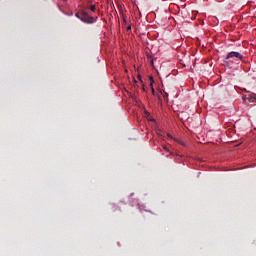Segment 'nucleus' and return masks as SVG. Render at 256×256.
<instances>
[{
	"mask_svg": "<svg viewBox=\"0 0 256 256\" xmlns=\"http://www.w3.org/2000/svg\"><path fill=\"white\" fill-rule=\"evenodd\" d=\"M86 9H89L90 11H92V13H95V11H97V7L93 4H88L86 6Z\"/></svg>",
	"mask_w": 256,
	"mask_h": 256,
	"instance_id": "obj_3",
	"label": "nucleus"
},
{
	"mask_svg": "<svg viewBox=\"0 0 256 256\" xmlns=\"http://www.w3.org/2000/svg\"><path fill=\"white\" fill-rule=\"evenodd\" d=\"M168 137H171V135H170V134H168Z\"/></svg>",
	"mask_w": 256,
	"mask_h": 256,
	"instance_id": "obj_13",
	"label": "nucleus"
},
{
	"mask_svg": "<svg viewBox=\"0 0 256 256\" xmlns=\"http://www.w3.org/2000/svg\"><path fill=\"white\" fill-rule=\"evenodd\" d=\"M75 17L81 21V10L75 14Z\"/></svg>",
	"mask_w": 256,
	"mask_h": 256,
	"instance_id": "obj_5",
	"label": "nucleus"
},
{
	"mask_svg": "<svg viewBox=\"0 0 256 256\" xmlns=\"http://www.w3.org/2000/svg\"><path fill=\"white\" fill-rule=\"evenodd\" d=\"M242 99H243V101H247V97H245V96H243Z\"/></svg>",
	"mask_w": 256,
	"mask_h": 256,
	"instance_id": "obj_11",
	"label": "nucleus"
},
{
	"mask_svg": "<svg viewBox=\"0 0 256 256\" xmlns=\"http://www.w3.org/2000/svg\"><path fill=\"white\" fill-rule=\"evenodd\" d=\"M243 61V54L235 51H231L223 60L224 67L232 68L233 65H239V62Z\"/></svg>",
	"mask_w": 256,
	"mask_h": 256,
	"instance_id": "obj_1",
	"label": "nucleus"
},
{
	"mask_svg": "<svg viewBox=\"0 0 256 256\" xmlns=\"http://www.w3.org/2000/svg\"><path fill=\"white\" fill-rule=\"evenodd\" d=\"M87 1V5H93V2L95 1V0H86Z\"/></svg>",
	"mask_w": 256,
	"mask_h": 256,
	"instance_id": "obj_7",
	"label": "nucleus"
},
{
	"mask_svg": "<svg viewBox=\"0 0 256 256\" xmlns=\"http://www.w3.org/2000/svg\"><path fill=\"white\" fill-rule=\"evenodd\" d=\"M64 3H67V0H62Z\"/></svg>",
	"mask_w": 256,
	"mask_h": 256,
	"instance_id": "obj_12",
	"label": "nucleus"
},
{
	"mask_svg": "<svg viewBox=\"0 0 256 256\" xmlns=\"http://www.w3.org/2000/svg\"><path fill=\"white\" fill-rule=\"evenodd\" d=\"M81 21L82 23H87L88 25H91L95 23V18L91 16L87 11L81 10Z\"/></svg>",
	"mask_w": 256,
	"mask_h": 256,
	"instance_id": "obj_2",
	"label": "nucleus"
},
{
	"mask_svg": "<svg viewBox=\"0 0 256 256\" xmlns=\"http://www.w3.org/2000/svg\"><path fill=\"white\" fill-rule=\"evenodd\" d=\"M163 97H164V99H167V97H169V94H167V92H165V90H163Z\"/></svg>",
	"mask_w": 256,
	"mask_h": 256,
	"instance_id": "obj_6",
	"label": "nucleus"
},
{
	"mask_svg": "<svg viewBox=\"0 0 256 256\" xmlns=\"http://www.w3.org/2000/svg\"><path fill=\"white\" fill-rule=\"evenodd\" d=\"M152 94L155 95V88L152 87Z\"/></svg>",
	"mask_w": 256,
	"mask_h": 256,
	"instance_id": "obj_10",
	"label": "nucleus"
},
{
	"mask_svg": "<svg viewBox=\"0 0 256 256\" xmlns=\"http://www.w3.org/2000/svg\"><path fill=\"white\" fill-rule=\"evenodd\" d=\"M127 31H131V25L127 27Z\"/></svg>",
	"mask_w": 256,
	"mask_h": 256,
	"instance_id": "obj_9",
	"label": "nucleus"
},
{
	"mask_svg": "<svg viewBox=\"0 0 256 256\" xmlns=\"http://www.w3.org/2000/svg\"><path fill=\"white\" fill-rule=\"evenodd\" d=\"M123 22L125 23V25L127 24V18H125V16H123Z\"/></svg>",
	"mask_w": 256,
	"mask_h": 256,
	"instance_id": "obj_8",
	"label": "nucleus"
},
{
	"mask_svg": "<svg viewBox=\"0 0 256 256\" xmlns=\"http://www.w3.org/2000/svg\"><path fill=\"white\" fill-rule=\"evenodd\" d=\"M249 100V103H256V98L255 96H250L247 98Z\"/></svg>",
	"mask_w": 256,
	"mask_h": 256,
	"instance_id": "obj_4",
	"label": "nucleus"
}]
</instances>
